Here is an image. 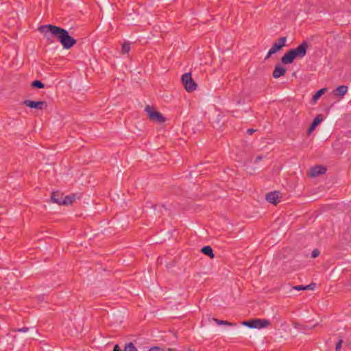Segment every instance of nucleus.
I'll list each match as a JSON object with an SVG mask.
<instances>
[{
	"label": "nucleus",
	"instance_id": "1",
	"mask_svg": "<svg viewBox=\"0 0 351 351\" xmlns=\"http://www.w3.org/2000/svg\"><path fill=\"white\" fill-rule=\"evenodd\" d=\"M38 29L44 34L48 43H53L54 38H56L66 49H71L77 43L67 30L60 27L49 24L41 25Z\"/></svg>",
	"mask_w": 351,
	"mask_h": 351
},
{
	"label": "nucleus",
	"instance_id": "2",
	"mask_svg": "<svg viewBox=\"0 0 351 351\" xmlns=\"http://www.w3.org/2000/svg\"><path fill=\"white\" fill-rule=\"evenodd\" d=\"M308 43L306 41H303L298 47L291 49L288 51L281 58V62L285 64H291L295 58H304L307 51Z\"/></svg>",
	"mask_w": 351,
	"mask_h": 351
},
{
	"label": "nucleus",
	"instance_id": "3",
	"mask_svg": "<svg viewBox=\"0 0 351 351\" xmlns=\"http://www.w3.org/2000/svg\"><path fill=\"white\" fill-rule=\"evenodd\" d=\"M241 324L250 328H263L270 326L271 323L267 319H252L247 321H243Z\"/></svg>",
	"mask_w": 351,
	"mask_h": 351
},
{
	"label": "nucleus",
	"instance_id": "4",
	"mask_svg": "<svg viewBox=\"0 0 351 351\" xmlns=\"http://www.w3.org/2000/svg\"><path fill=\"white\" fill-rule=\"evenodd\" d=\"M181 81L187 92L191 93L196 90L197 85L193 80L191 73L183 74L181 77Z\"/></svg>",
	"mask_w": 351,
	"mask_h": 351
},
{
	"label": "nucleus",
	"instance_id": "5",
	"mask_svg": "<svg viewBox=\"0 0 351 351\" xmlns=\"http://www.w3.org/2000/svg\"><path fill=\"white\" fill-rule=\"evenodd\" d=\"M145 110L151 121L158 123H162L166 121L165 117L160 112L154 110L149 106H147Z\"/></svg>",
	"mask_w": 351,
	"mask_h": 351
},
{
	"label": "nucleus",
	"instance_id": "6",
	"mask_svg": "<svg viewBox=\"0 0 351 351\" xmlns=\"http://www.w3.org/2000/svg\"><path fill=\"white\" fill-rule=\"evenodd\" d=\"M23 104L29 108H36V109H39V110H43L47 107V102L45 101H36L26 99L23 101Z\"/></svg>",
	"mask_w": 351,
	"mask_h": 351
},
{
	"label": "nucleus",
	"instance_id": "7",
	"mask_svg": "<svg viewBox=\"0 0 351 351\" xmlns=\"http://www.w3.org/2000/svg\"><path fill=\"white\" fill-rule=\"evenodd\" d=\"M280 197V193L277 191L268 193L265 197L268 202L274 205H276L280 202L279 199Z\"/></svg>",
	"mask_w": 351,
	"mask_h": 351
},
{
	"label": "nucleus",
	"instance_id": "8",
	"mask_svg": "<svg viewBox=\"0 0 351 351\" xmlns=\"http://www.w3.org/2000/svg\"><path fill=\"white\" fill-rule=\"evenodd\" d=\"M326 168L322 165H316L310 169L308 175L311 177H317L326 173Z\"/></svg>",
	"mask_w": 351,
	"mask_h": 351
},
{
	"label": "nucleus",
	"instance_id": "9",
	"mask_svg": "<svg viewBox=\"0 0 351 351\" xmlns=\"http://www.w3.org/2000/svg\"><path fill=\"white\" fill-rule=\"evenodd\" d=\"M286 41V37L280 38L279 39H278L277 41H276L273 44L272 47H271V49L272 50V51L276 53L278 51L280 50L282 48V47L285 46Z\"/></svg>",
	"mask_w": 351,
	"mask_h": 351
},
{
	"label": "nucleus",
	"instance_id": "10",
	"mask_svg": "<svg viewBox=\"0 0 351 351\" xmlns=\"http://www.w3.org/2000/svg\"><path fill=\"white\" fill-rule=\"evenodd\" d=\"M286 73V69L282 66L280 64H277L273 71V77L276 79L284 75Z\"/></svg>",
	"mask_w": 351,
	"mask_h": 351
},
{
	"label": "nucleus",
	"instance_id": "11",
	"mask_svg": "<svg viewBox=\"0 0 351 351\" xmlns=\"http://www.w3.org/2000/svg\"><path fill=\"white\" fill-rule=\"evenodd\" d=\"M322 120H323V118H322V116L321 114L317 115L315 117V119H313L311 126L308 129V134H309L310 133H311L315 130V128L317 127V125L319 123L322 122Z\"/></svg>",
	"mask_w": 351,
	"mask_h": 351
},
{
	"label": "nucleus",
	"instance_id": "12",
	"mask_svg": "<svg viewBox=\"0 0 351 351\" xmlns=\"http://www.w3.org/2000/svg\"><path fill=\"white\" fill-rule=\"evenodd\" d=\"M348 92V86L345 85L339 86L332 92L335 96H344Z\"/></svg>",
	"mask_w": 351,
	"mask_h": 351
},
{
	"label": "nucleus",
	"instance_id": "13",
	"mask_svg": "<svg viewBox=\"0 0 351 351\" xmlns=\"http://www.w3.org/2000/svg\"><path fill=\"white\" fill-rule=\"evenodd\" d=\"M201 252L204 254L209 256L211 258H214V256H215V254L213 253V250L212 247L210 246H209V245H206V246L203 247L202 248V250H201Z\"/></svg>",
	"mask_w": 351,
	"mask_h": 351
},
{
	"label": "nucleus",
	"instance_id": "14",
	"mask_svg": "<svg viewBox=\"0 0 351 351\" xmlns=\"http://www.w3.org/2000/svg\"><path fill=\"white\" fill-rule=\"evenodd\" d=\"M51 201L54 203H56L59 205L62 204V197L59 195L58 193L53 192L51 197Z\"/></svg>",
	"mask_w": 351,
	"mask_h": 351
},
{
	"label": "nucleus",
	"instance_id": "15",
	"mask_svg": "<svg viewBox=\"0 0 351 351\" xmlns=\"http://www.w3.org/2000/svg\"><path fill=\"white\" fill-rule=\"evenodd\" d=\"M327 90L326 88H323L318 91L316 92V93L313 96L312 100L315 102L317 100L319 99V97L324 95Z\"/></svg>",
	"mask_w": 351,
	"mask_h": 351
},
{
	"label": "nucleus",
	"instance_id": "16",
	"mask_svg": "<svg viewBox=\"0 0 351 351\" xmlns=\"http://www.w3.org/2000/svg\"><path fill=\"white\" fill-rule=\"evenodd\" d=\"M75 195H67V196L64 197L62 199V204L68 205V204H72L75 199Z\"/></svg>",
	"mask_w": 351,
	"mask_h": 351
},
{
	"label": "nucleus",
	"instance_id": "17",
	"mask_svg": "<svg viewBox=\"0 0 351 351\" xmlns=\"http://www.w3.org/2000/svg\"><path fill=\"white\" fill-rule=\"evenodd\" d=\"M213 320L218 325H226V326H235L236 325L235 323H232V322H229L228 321H224V320H220V319H218L216 318H214Z\"/></svg>",
	"mask_w": 351,
	"mask_h": 351
},
{
	"label": "nucleus",
	"instance_id": "18",
	"mask_svg": "<svg viewBox=\"0 0 351 351\" xmlns=\"http://www.w3.org/2000/svg\"><path fill=\"white\" fill-rule=\"evenodd\" d=\"M124 351H138L134 343L130 342L125 344Z\"/></svg>",
	"mask_w": 351,
	"mask_h": 351
},
{
	"label": "nucleus",
	"instance_id": "19",
	"mask_svg": "<svg viewBox=\"0 0 351 351\" xmlns=\"http://www.w3.org/2000/svg\"><path fill=\"white\" fill-rule=\"evenodd\" d=\"M31 86L34 88H43L45 86L44 84L40 80L34 81L32 83Z\"/></svg>",
	"mask_w": 351,
	"mask_h": 351
},
{
	"label": "nucleus",
	"instance_id": "20",
	"mask_svg": "<svg viewBox=\"0 0 351 351\" xmlns=\"http://www.w3.org/2000/svg\"><path fill=\"white\" fill-rule=\"evenodd\" d=\"M130 50V45L128 43H124L121 47V53H127Z\"/></svg>",
	"mask_w": 351,
	"mask_h": 351
},
{
	"label": "nucleus",
	"instance_id": "21",
	"mask_svg": "<svg viewBox=\"0 0 351 351\" xmlns=\"http://www.w3.org/2000/svg\"><path fill=\"white\" fill-rule=\"evenodd\" d=\"M293 326H294V328H298V329H302V330L309 329V328L307 326L300 325L298 323H293Z\"/></svg>",
	"mask_w": 351,
	"mask_h": 351
},
{
	"label": "nucleus",
	"instance_id": "22",
	"mask_svg": "<svg viewBox=\"0 0 351 351\" xmlns=\"http://www.w3.org/2000/svg\"><path fill=\"white\" fill-rule=\"evenodd\" d=\"M316 286V284L314 283V282H312L308 285H306L305 286V289L306 290H314L315 287Z\"/></svg>",
	"mask_w": 351,
	"mask_h": 351
},
{
	"label": "nucleus",
	"instance_id": "23",
	"mask_svg": "<svg viewBox=\"0 0 351 351\" xmlns=\"http://www.w3.org/2000/svg\"><path fill=\"white\" fill-rule=\"evenodd\" d=\"M343 343V340L342 339H340L336 344V346H335V350L336 351H339L341 350V345Z\"/></svg>",
	"mask_w": 351,
	"mask_h": 351
},
{
	"label": "nucleus",
	"instance_id": "24",
	"mask_svg": "<svg viewBox=\"0 0 351 351\" xmlns=\"http://www.w3.org/2000/svg\"><path fill=\"white\" fill-rule=\"evenodd\" d=\"M319 251L316 249V250H314L313 252H312V254H311V256L313 258H316L319 255Z\"/></svg>",
	"mask_w": 351,
	"mask_h": 351
},
{
	"label": "nucleus",
	"instance_id": "25",
	"mask_svg": "<svg viewBox=\"0 0 351 351\" xmlns=\"http://www.w3.org/2000/svg\"><path fill=\"white\" fill-rule=\"evenodd\" d=\"M293 289L295 290H298V291L306 290L305 286H304V285L295 286V287H293Z\"/></svg>",
	"mask_w": 351,
	"mask_h": 351
},
{
	"label": "nucleus",
	"instance_id": "26",
	"mask_svg": "<svg viewBox=\"0 0 351 351\" xmlns=\"http://www.w3.org/2000/svg\"><path fill=\"white\" fill-rule=\"evenodd\" d=\"M28 330H29V328H27V327H23V328H17V329H16V330H15V331H16V332H27V331H28Z\"/></svg>",
	"mask_w": 351,
	"mask_h": 351
},
{
	"label": "nucleus",
	"instance_id": "27",
	"mask_svg": "<svg viewBox=\"0 0 351 351\" xmlns=\"http://www.w3.org/2000/svg\"><path fill=\"white\" fill-rule=\"evenodd\" d=\"M275 53L274 51H272V50L270 49L267 53V55L265 57V59L269 58L272 54Z\"/></svg>",
	"mask_w": 351,
	"mask_h": 351
},
{
	"label": "nucleus",
	"instance_id": "28",
	"mask_svg": "<svg viewBox=\"0 0 351 351\" xmlns=\"http://www.w3.org/2000/svg\"><path fill=\"white\" fill-rule=\"evenodd\" d=\"M149 351H160V348L154 346L149 349Z\"/></svg>",
	"mask_w": 351,
	"mask_h": 351
},
{
	"label": "nucleus",
	"instance_id": "29",
	"mask_svg": "<svg viewBox=\"0 0 351 351\" xmlns=\"http://www.w3.org/2000/svg\"><path fill=\"white\" fill-rule=\"evenodd\" d=\"M262 159H263V156H258L256 158L254 162H255V163H257V162H258L259 161H261Z\"/></svg>",
	"mask_w": 351,
	"mask_h": 351
},
{
	"label": "nucleus",
	"instance_id": "30",
	"mask_svg": "<svg viewBox=\"0 0 351 351\" xmlns=\"http://www.w3.org/2000/svg\"><path fill=\"white\" fill-rule=\"evenodd\" d=\"M254 132H255V130H254V129H248V130H247V133L249 135H252Z\"/></svg>",
	"mask_w": 351,
	"mask_h": 351
},
{
	"label": "nucleus",
	"instance_id": "31",
	"mask_svg": "<svg viewBox=\"0 0 351 351\" xmlns=\"http://www.w3.org/2000/svg\"><path fill=\"white\" fill-rule=\"evenodd\" d=\"M113 351H122L118 345H115Z\"/></svg>",
	"mask_w": 351,
	"mask_h": 351
},
{
	"label": "nucleus",
	"instance_id": "32",
	"mask_svg": "<svg viewBox=\"0 0 351 351\" xmlns=\"http://www.w3.org/2000/svg\"><path fill=\"white\" fill-rule=\"evenodd\" d=\"M169 351H173V349H169Z\"/></svg>",
	"mask_w": 351,
	"mask_h": 351
}]
</instances>
